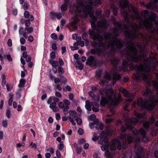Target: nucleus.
Listing matches in <instances>:
<instances>
[{
  "instance_id": "1",
  "label": "nucleus",
  "mask_w": 158,
  "mask_h": 158,
  "mask_svg": "<svg viewBox=\"0 0 158 158\" xmlns=\"http://www.w3.org/2000/svg\"><path fill=\"white\" fill-rule=\"evenodd\" d=\"M149 100L151 102V104L148 103V101L145 99L143 100L142 98H138L137 101V104L138 106H140L142 110H146L148 111H152L157 104H158V99H156V96L151 95Z\"/></svg>"
},
{
  "instance_id": "2",
  "label": "nucleus",
  "mask_w": 158,
  "mask_h": 158,
  "mask_svg": "<svg viewBox=\"0 0 158 158\" xmlns=\"http://www.w3.org/2000/svg\"><path fill=\"white\" fill-rule=\"evenodd\" d=\"M131 27L134 30L133 31L129 30V27L127 25H124V29L126 30L124 31L125 36L126 38L131 40L130 42L133 44L132 41L133 39L136 38L138 36L137 31L138 27V25L135 23L132 24L131 25Z\"/></svg>"
},
{
  "instance_id": "3",
  "label": "nucleus",
  "mask_w": 158,
  "mask_h": 158,
  "mask_svg": "<svg viewBox=\"0 0 158 158\" xmlns=\"http://www.w3.org/2000/svg\"><path fill=\"white\" fill-rule=\"evenodd\" d=\"M90 17L91 19L89 20V22L91 23L92 30H91L90 29L89 30V35H94L95 37L94 39L98 38V40H102V35L99 33H94L96 28L95 22L97 19V17L94 15H90Z\"/></svg>"
},
{
  "instance_id": "4",
  "label": "nucleus",
  "mask_w": 158,
  "mask_h": 158,
  "mask_svg": "<svg viewBox=\"0 0 158 158\" xmlns=\"http://www.w3.org/2000/svg\"><path fill=\"white\" fill-rule=\"evenodd\" d=\"M129 43L132 46L129 48V49L132 52L133 54L132 55L130 54H129V57L127 58L126 59L130 62L138 63L139 61V57L138 55V50L133 46V43L132 44L130 42Z\"/></svg>"
},
{
  "instance_id": "5",
  "label": "nucleus",
  "mask_w": 158,
  "mask_h": 158,
  "mask_svg": "<svg viewBox=\"0 0 158 158\" xmlns=\"http://www.w3.org/2000/svg\"><path fill=\"white\" fill-rule=\"evenodd\" d=\"M110 45L112 46L111 50L106 52L108 56L111 54L113 51L115 50L114 46L116 47L117 49L120 50L123 46L124 44L120 38H118L113 40H111Z\"/></svg>"
},
{
  "instance_id": "6",
  "label": "nucleus",
  "mask_w": 158,
  "mask_h": 158,
  "mask_svg": "<svg viewBox=\"0 0 158 158\" xmlns=\"http://www.w3.org/2000/svg\"><path fill=\"white\" fill-rule=\"evenodd\" d=\"M103 60L99 61L93 56H89L87 58L86 62V64L90 66L94 67H101L104 64Z\"/></svg>"
},
{
  "instance_id": "7",
  "label": "nucleus",
  "mask_w": 158,
  "mask_h": 158,
  "mask_svg": "<svg viewBox=\"0 0 158 158\" xmlns=\"http://www.w3.org/2000/svg\"><path fill=\"white\" fill-rule=\"evenodd\" d=\"M141 128L139 130L135 128L130 123H125V125H122L121 126L120 129L122 132H125L127 130H129L132 131L134 136H136L140 134V130Z\"/></svg>"
},
{
  "instance_id": "8",
  "label": "nucleus",
  "mask_w": 158,
  "mask_h": 158,
  "mask_svg": "<svg viewBox=\"0 0 158 158\" xmlns=\"http://www.w3.org/2000/svg\"><path fill=\"white\" fill-rule=\"evenodd\" d=\"M127 60V61L125 59H123L122 60V63L121 66L120 68V69L121 70L125 71L127 69V68L129 66H131L133 67V69L135 68L136 67H138L137 64H134L132 63H129Z\"/></svg>"
},
{
  "instance_id": "9",
  "label": "nucleus",
  "mask_w": 158,
  "mask_h": 158,
  "mask_svg": "<svg viewBox=\"0 0 158 158\" xmlns=\"http://www.w3.org/2000/svg\"><path fill=\"white\" fill-rule=\"evenodd\" d=\"M100 140L98 141V143L99 144H102L103 143H106L108 142L109 139L106 135V132L104 131H102L98 136Z\"/></svg>"
},
{
  "instance_id": "10",
  "label": "nucleus",
  "mask_w": 158,
  "mask_h": 158,
  "mask_svg": "<svg viewBox=\"0 0 158 158\" xmlns=\"http://www.w3.org/2000/svg\"><path fill=\"white\" fill-rule=\"evenodd\" d=\"M126 136L127 137V141L128 144H131L134 141H135L137 139L139 140V138L136 137L131 134L127 135L126 134Z\"/></svg>"
},
{
  "instance_id": "11",
  "label": "nucleus",
  "mask_w": 158,
  "mask_h": 158,
  "mask_svg": "<svg viewBox=\"0 0 158 158\" xmlns=\"http://www.w3.org/2000/svg\"><path fill=\"white\" fill-rule=\"evenodd\" d=\"M137 74V75L135 76V78L137 79H140L141 77L144 81H147L148 80V76L145 73L141 72L140 74L138 73Z\"/></svg>"
},
{
  "instance_id": "12",
  "label": "nucleus",
  "mask_w": 158,
  "mask_h": 158,
  "mask_svg": "<svg viewBox=\"0 0 158 158\" xmlns=\"http://www.w3.org/2000/svg\"><path fill=\"white\" fill-rule=\"evenodd\" d=\"M140 135L142 136V140L144 142L148 141V139L146 135V131L143 128L140 130Z\"/></svg>"
},
{
  "instance_id": "13",
  "label": "nucleus",
  "mask_w": 158,
  "mask_h": 158,
  "mask_svg": "<svg viewBox=\"0 0 158 158\" xmlns=\"http://www.w3.org/2000/svg\"><path fill=\"white\" fill-rule=\"evenodd\" d=\"M110 61L111 64L113 65L114 67L116 69L118 65L119 64L120 60L118 58H115L113 59H110Z\"/></svg>"
},
{
  "instance_id": "14",
  "label": "nucleus",
  "mask_w": 158,
  "mask_h": 158,
  "mask_svg": "<svg viewBox=\"0 0 158 158\" xmlns=\"http://www.w3.org/2000/svg\"><path fill=\"white\" fill-rule=\"evenodd\" d=\"M68 0H64V3L62 5L60 6V9L62 12H64L66 11L67 9L68 5L69 4V0L68 2H66Z\"/></svg>"
},
{
  "instance_id": "15",
  "label": "nucleus",
  "mask_w": 158,
  "mask_h": 158,
  "mask_svg": "<svg viewBox=\"0 0 158 158\" xmlns=\"http://www.w3.org/2000/svg\"><path fill=\"white\" fill-rule=\"evenodd\" d=\"M108 102V100L107 98L106 97L102 96L100 102L101 106L102 107L104 106Z\"/></svg>"
},
{
  "instance_id": "16",
  "label": "nucleus",
  "mask_w": 158,
  "mask_h": 158,
  "mask_svg": "<svg viewBox=\"0 0 158 158\" xmlns=\"http://www.w3.org/2000/svg\"><path fill=\"white\" fill-rule=\"evenodd\" d=\"M104 37V40L106 41L108 40L110 42L112 39V34L110 32H107V33H105L103 35Z\"/></svg>"
},
{
  "instance_id": "17",
  "label": "nucleus",
  "mask_w": 158,
  "mask_h": 158,
  "mask_svg": "<svg viewBox=\"0 0 158 158\" xmlns=\"http://www.w3.org/2000/svg\"><path fill=\"white\" fill-rule=\"evenodd\" d=\"M49 63L52 65L53 68L56 69L58 65V62L57 61L53 60H49Z\"/></svg>"
},
{
  "instance_id": "18",
  "label": "nucleus",
  "mask_w": 158,
  "mask_h": 158,
  "mask_svg": "<svg viewBox=\"0 0 158 158\" xmlns=\"http://www.w3.org/2000/svg\"><path fill=\"white\" fill-rule=\"evenodd\" d=\"M102 52V50L101 49H92L90 50V53L91 54L95 55L98 54V55L101 54Z\"/></svg>"
},
{
  "instance_id": "19",
  "label": "nucleus",
  "mask_w": 158,
  "mask_h": 158,
  "mask_svg": "<svg viewBox=\"0 0 158 158\" xmlns=\"http://www.w3.org/2000/svg\"><path fill=\"white\" fill-rule=\"evenodd\" d=\"M120 30L122 31V28L120 29V27H115L113 28V31L115 35V37H118L119 35V31Z\"/></svg>"
},
{
  "instance_id": "20",
  "label": "nucleus",
  "mask_w": 158,
  "mask_h": 158,
  "mask_svg": "<svg viewBox=\"0 0 158 158\" xmlns=\"http://www.w3.org/2000/svg\"><path fill=\"white\" fill-rule=\"evenodd\" d=\"M90 36H91L93 39V40H98V41H99V42L98 43V45H97V46L98 47H99V48H101L102 47V46L103 45V44H102V42H103V40H104V39H103V37H102V40H98V38L97 39H94L95 37L94 36V35H90Z\"/></svg>"
},
{
  "instance_id": "21",
  "label": "nucleus",
  "mask_w": 158,
  "mask_h": 158,
  "mask_svg": "<svg viewBox=\"0 0 158 158\" xmlns=\"http://www.w3.org/2000/svg\"><path fill=\"white\" fill-rule=\"evenodd\" d=\"M51 14L52 16H56L58 19H60L62 17V14L60 12L58 13L56 12H51Z\"/></svg>"
},
{
  "instance_id": "22",
  "label": "nucleus",
  "mask_w": 158,
  "mask_h": 158,
  "mask_svg": "<svg viewBox=\"0 0 158 158\" xmlns=\"http://www.w3.org/2000/svg\"><path fill=\"white\" fill-rule=\"evenodd\" d=\"M135 115L137 118H143L144 117L145 114L144 113H141L138 112H135Z\"/></svg>"
},
{
  "instance_id": "23",
  "label": "nucleus",
  "mask_w": 158,
  "mask_h": 158,
  "mask_svg": "<svg viewBox=\"0 0 158 158\" xmlns=\"http://www.w3.org/2000/svg\"><path fill=\"white\" fill-rule=\"evenodd\" d=\"M26 81L24 78H21L19 81V83L18 85V86L20 88L23 87L26 83Z\"/></svg>"
},
{
  "instance_id": "24",
  "label": "nucleus",
  "mask_w": 158,
  "mask_h": 158,
  "mask_svg": "<svg viewBox=\"0 0 158 158\" xmlns=\"http://www.w3.org/2000/svg\"><path fill=\"white\" fill-rule=\"evenodd\" d=\"M152 93L151 90L148 88H146L145 91L143 93V95L144 96H148L150 94H151Z\"/></svg>"
},
{
  "instance_id": "25",
  "label": "nucleus",
  "mask_w": 158,
  "mask_h": 158,
  "mask_svg": "<svg viewBox=\"0 0 158 158\" xmlns=\"http://www.w3.org/2000/svg\"><path fill=\"white\" fill-rule=\"evenodd\" d=\"M86 105H85V107L86 110L89 111L91 110V106L90 105V103L89 101L87 100L85 102Z\"/></svg>"
},
{
  "instance_id": "26",
  "label": "nucleus",
  "mask_w": 158,
  "mask_h": 158,
  "mask_svg": "<svg viewBox=\"0 0 158 158\" xmlns=\"http://www.w3.org/2000/svg\"><path fill=\"white\" fill-rule=\"evenodd\" d=\"M113 78L114 80L118 81L120 79L121 76L119 74L115 73L113 75Z\"/></svg>"
},
{
  "instance_id": "27",
  "label": "nucleus",
  "mask_w": 158,
  "mask_h": 158,
  "mask_svg": "<svg viewBox=\"0 0 158 158\" xmlns=\"http://www.w3.org/2000/svg\"><path fill=\"white\" fill-rule=\"evenodd\" d=\"M104 124L102 123H101L99 124L98 123L97 124L96 126V128L97 130L100 129L101 130H102L104 128Z\"/></svg>"
},
{
  "instance_id": "28",
  "label": "nucleus",
  "mask_w": 158,
  "mask_h": 158,
  "mask_svg": "<svg viewBox=\"0 0 158 158\" xmlns=\"http://www.w3.org/2000/svg\"><path fill=\"white\" fill-rule=\"evenodd\" d=\"M58 73L59 74L58 75V76H59L60 75H62L64 73V70L63 68L61 66H59L58 68Z\"/></svg>"
},
{
  "instance_id": "29",
  "label": "nucleus",
  "mask_w": 158,
  "mask_h": 158,
  "mask_svg": "<svg viewBox=\"0 0 158 158\" xmlns=\"http://www.w3.org/2000/svg\"><path fill=\"white\" fill-rule=\"evenodd\" d=\"M74 118L76 120L77 123L79 125H81L82 123V120L81 118H78L77 116H74Z\"/></svg>"
},
{
  "instance_id": "30",
  "label": "nucleus",
  "mask_w": 158,
  "mask_h": 158,
  "mask_svg": "<svg viewBox=\"0 0 158 158\" xmlns=\"http://www.w3.org/2000/svg\"><path fill=\"white\" fill-rule=\"evenodd\" d=\"M60 79V80L61 81V82L63 83L65 85L67 81V79L64 76L60 75L59 76Z\"/></svg>"
},
{
  "instance_id": "31",
  "label": "nucleus",
  "mask_w": 158,
  "mask_h": 158,
  "mask_svg": "<svg viewBox=\"0 0 158 158\" xmlns=\"http://www.w3.org/2000/svg\"><path fill=\"white\" fill-rule=\"evenodd\" d=\"M114 142L117 144V148L118 150H121L122 146L121 142L117 139H115V142Z\"/></svg>"
},
{
  "instance_id": "32",
  "label": "nucleus",
  "mask_w": 158,
  "mask_h": 158,
  "mask_svg": "<svg viewBox=\"0 0 158 158\" xmlns=\"http://www.w3.org/2000/svg\"><path fill=\"white\" fill-rule=\"evenodd\" d=\"M122 93L123 96L126 97H129V92L126 89H123L122 91Z\"/></svg>"
},
{
  "instance_id": "33",
  "label": "nucleus",
  "mask_w": 158,
  "mask_h": 158,
  "mask_svg": "<svg viewBox=\"0 0 158 158\" xmlns=\"http://www.w3.org/2000/svg\"><path fill=\"white\" fill-rule=\"evenodd\" d=\"M103 143L102 144L101 149L102 151H104L109 148V145L108 144H104Z\"/></svg>"
},
{
  "instance_id": "34",
  "label": "nucleus",
  "mask_w": 158,
  "mask_h": 158,
  "mask_svg": "<svg viewBox=\"0 0 158 158\" xmlns=\"http://www.w3.org/2000/svg\"><path fill=\"white\" fill-rule=\"evenodd\" d=\"M156 18V15L154 13H152L151 14V15L149 17V20L150 21H154Z\"/></svg>"
},
{
  "instance_id": "35",
  "label": "nucleus",
  "mask_w": 158,
  "mask_h": 158,
  "mask_svg": "<svg viewBox=\"0 0 158 158\" xmlns=\"http://www.w3.org/2000/svg\"><path fill=\"white\" fill-rule=\"evenodd\" d=\"M129 121L132 124H135L138 122L137 119L135 117H132L128 119Z\"/></svg>"
},
{
  "instance_id": "36",
  "label": "nucleus",
  "mask_w": 158,
  "mask_h": 158,
  "mask_svg": "<svg viewBox=\"0 0 158 158\" xmlns=\"http://www.w3.org/2000/svg\"><path fill=\"white\" fill-rule=\"evenodd\" d=\"M99 123V121L98 119L96 120L95 121H94L93 122L90 123H89V125L90 128L91 129L94 127L95 124H97Z\"/></svg>"
},
{
  "instance_id": "37",
  "label": "nucleus",
  "mask_w": 158,
  "mask_h": 158,
  "mask_svg": "<svg viewBox=\"0 0 158 158\" xmlns=\"http://www.w3.org/2000/svg\"><path fill=\"white\" fill-rule=\"evenodd\" d=\"M104 77L107 80H110L111 79V77L110 73L106 72L104 75Z\"/></svg>"
},
{
  "instance_id": "38",
  "label": "nucleus",
  "mask_w": 158,
  "mask_h": 158,
  "mask_svg": "<svg viewBox=\"0 0 158 158\" xmlns=\"http://www.w3.org/2000/svg\"><path fill=\"white\" fill-rule=\"evenodd\" d=\"M118 8L116 6H114L113 8V13L114 16H117L118 15Z\"/></svg>"
},
{
  "instance_id": "39",
  "label": "nucleus",
  "mask_w": 158,
  "mask_h": 158,
  "mask_svg": "<svg viewBox=\"0 0 158 158\" xmlns=\"http://www.w3.org/2000/svg\"><path fill=\"white\" fill-rule=\"evenodd\" d=\"M143 127L146 130H148L150 127L149 123L148 122L144 123L143 124Z\"/></svg>"
},
{
  "instance_id": "40",
  "label": "nucleus",
  "mask_w": 158,
  "mask_h": 158,
  "mask_svg": "<svg viewBox=\"0 0 158 158\" xmlns=\"http://www.w3.org/2000/svg\"><path fill=\"white\" fill-rule=\"evenodd\" d=\"M23 7L24 10H27L29 9L28 2L25 1L23 3Z\"/></svg>"
},
{
  "instance_id": "41",
  "label": "nucleus",
  "mask_w": 158,
  "mask_h": 158,
  "mask_svg": "<svg viewBox=\"0 0 158 158\" xmlns=\"http://www.w3.org/2000/svg\"><path fill=\"white\" fill-rule=\"evenodd\" d=\"M119 7L121 8H124L126 7V4L124 1L119 2Z\"/></svg>"
},
{
  "instance_id": "42",
  "label": "nucleus",
  "mask_w": 158,
  "mask_h": 158,
  "mask_svg": "<svg viewBox=\"0 0 158 158\" xmlns=\"http://www.w3.org/2000/svg\"><path fill=\"white\" fill-rule=\"evenodd\" d=\"M113 24L115 27H120V29H122V25L116 21L115 19H114V21L113 22Z\"/></svg>"
},
{
  "instance_id": "43",
  "label": "nucleus",
  "mask_w": 158,
  "mask_h": 158,
  "mask_svg": "<svg viewBox=\"0 0 158 158\" xmlns=\"http://www.w3.org/2000/svg\"><path fill=\"white\" fill-rule=\"evenodd\" d=\"M105 156L106 158H110L111 155L109 149L106 150L105 153Z\"/></svg>"
},
{
  "instance_id": "44",
  "label": "nucleus",
  "mask_w": 158,
  "mask_h": 158,
  "mask_svg": "<svg viewBox=\"0 0 158 158\" xmlns=\"http://www.w3.org/2000/svg\"><path fill=\"white\" fill-rule=\"evenodd\" d=\"M25 30H27L28 31V33H30L32 32L34 29L32 27H27L25 29Z\"/></svg>"
},
{
  "instance_id": "45",
  "label": "nucleus",
  "mask_w": 158,
  "mask_h": 158,
  "mask_svg": "<svg viewBox=\"0 0 158 158\" xmlns=\"http://www.w3.org/2000/svg\"><path fill=\"white\" fill-rule=\"evenodd\" d=\"M112 103L115 105H117L119 103V100L118 98H115L112 100Z\"/></svg>"
},
{
  "instance_id": "46",
  "label": "nucleus",
  "mask_w": 158,
  "mask_h": 158,
  "mask_svg": "<svg viewBox=\"0 0 158 158\" xmlns=\"http://www.w3.org/2000/svg\"><path fill=\"white\" fill-rule=\"evenodd\" d=\"M96 76L98 78H100L102 77V71L100 70H98L95 72Z\"/></svg>"
},
{
  "instance_id": "47",
  "label": "nucleus",
  "mask_w": 158,
  "mask_h": 158,
  "mask_svg": "<svg viewBox=\"0 0 158 158\" xmlns=\"http://www.w3.org/2000/svg\"><path fill=\"white\" fill-rule=\"evenodd\" d=\"M117 144L114 142L112 145H111L110 149L111 151H115L116 149V146Z\"/></svg>"
},
{
  "instance_id": "48",
  "label": "nucleus",
  "mask_w": 158,
  "mask_h": 158,
  "mask_svg": "<svg viewBox=\"0 0 158 158\" xmlns=\"http://www.w3.org/2000/svg\"><path fill=\"white\" fill-rule=\"evenodd\" d=\"M50 57L51 59L49 60H54L56 58V53L54 51H52L50 53Z\"/></svg>"
},
{
  "instance_id": "49",
  "label": "nucleus",
  "mask_w": 158,
  "mask_h": 158,
  "mask_svg": "<svg viewBox=\"0 0 158 158\" xmlns=\"http://www.w3.org/2000/svg\"><path fill=\"white\" fill-rule=\"evenodd\" d=\"M58 149L60 150H62L64 148L63 142H62L59 143L58 145Z\"/></svg>"
},
{
  "instance_id": "50",
  "label": "nucleus",
  "mask_w": 158,
  "mask_h": 158,
  "mask_svg": "<svg viewBox=\"0 0 158 158\" xmlns=\"http://www.w3.org/2000/svg\"><path fill=\"white\" fill-rule=\"evenodd\" d=\"M154 89H158V83L155 81H153L152 82Z\"/></svg>"
},
{
  "instance_id": "51",
  "label": "nucleus",
  "mask_w": 158,
  "mask_h": 158,
  "mask_svg": "<svg viewBox=\"0 0 158 158\" xmlns=\"http://www.w3.org/2000/svg\"><path fill=\"white\" fill-rule=\"evenodd\" d=\"M58 105L60 108L63 109L64 106V102H59L58 103Z\"/></svg>"
},
{
  "instance_id": "52",
  "label": "nucleus",
  "mask_w": 158,
  "mask_h": 158,
  "mask_svg": "<svg viewBox=\"0 0 158 158\" xmlns=\"http://www.w3.org/2000/svg\"><path fill=\"white\" fill-rule=\"evenodd\" d=\"M30 15L29 12L27 10H25L24 13V16L26 19L29 18V15Z\"/></svg>"
},
{
  "instance_id": "53",
  "label": "nucleus",
  "mask_w": 158,
  "mask_h": 158,
  "mask_svg": "<svg viewBox=\"0 0 158 158\" xmlns=\"http://www.w3.org/2000/svg\"><path fill=\"white\" fill-rule=\"evenodd\" d=\"M102 13V11L101 9H98L96 10L95 12V14L97 16L100 15Z\"/></svg>"
},
{
  "instance_id": "54",
  "label": "nucleus",
  "mask_w": 158,
  "mask_h": 158,
  "mask_svg": "<svg viewBox=\"0 0 158 158\" xmlns=\"http://www.w3.org/2000/svg\"><path fill=\"white\" fill-rule=\"evenodd\" d=\"M8 121L7 120H3L2 122V126L4 127H6L7 126Z\"/></svg>"
},
{
  "instance_id": "55",
  "label": "nucleus",
  "mask_w": 158,
  "mask_h": 158,
  "mask_svg": "<svg viewBox=\"0 0 158 158\" xmlns=\"http://www.w3.org/2000/svg\"><path fill=\"white\" fill-rule=\"evenodd\" d=\"M65 88L66 89V90L64 88H63V91H64L66 92L67 90H68L69 92L70 91H71V88L69 85H67L65 87Z\"/></svg>"
},
{
  "instance_id": "56",
  "label": "nucleus",
  "mask_w": 158,
  "mask_h": 158,
  "mask_svg": "<svg viewBox=\"0 0 158 158\" xmlns=\"http://www.w3.org/2000/svg\"><path fill=\"white\" fill-rule=\"evenodd\" d=\"M51 37L53 40H56L57 38V35L55 33H52L50 36Z\"/></svg>"
},
{
  "instance_id": "57",
  "label": "nucleus",
  "mask_w": 158,
  "mask_h": 158,
  "mask_svg": "<svg viewBox=\"0 0 158 158\" xmlns=\"http://www.w3.org/2000/svg\"><path fill=\"white\" fill-rule=\"evenodd\" d=\"M77 64L79 65L78 66V68L80 70H82L84 67V65L81 63H80V62L77 61Z\"/></svg>"
},
{
  "instance_id": "58",
  "label": "nucleus",
  "mask_w": 158,
  "mask_h": 158,
  "mask_svg": "<svg viewBox=\"0 0 158 158\" xmlns=\"http://www.w3.org/2000/svg\"><path fill=\"white\" fill-rule=\"evenodd\" d=\"M13 95L11 96L10 99H9L8 104L9 106H11L12 105L13 101Z\"/></svg>"
},
{
  "instance_id": "59",
  "label": "nucleus",
  "mask_w": 158,
  "mask_h": 158,
  "mask_svg": "<svg viewBox=\"0 0 158 158\" xmlns=\"http://www.w3.org/2000/svg\"><path fill=\"white\" fill-rule=\"evenodd\" d=\"M145 7L147 9H151L153 7V5L151 2H150L149 4L146 5Z\"/></svg>"
},
{
  "instance_id": "60",
  "label": "nucleus",
  "mask_w": 158,
  "mask_h": 158,
  "mask_svg": "<svg viewBox=\"0 0 158 158\" xmlns=\"http://www.w3.org/2000/svg\"><path fill=\"white\" fill-rule=\"evenodd\" d=\"M6 115L8 118H10V117L11 115V113L10 111V110L8 109L7 110L6 112Z\"/></svg>"
},
{
  "instance_id": "61",
  "label": "nucleus",
  "mask_w": 158,
  "mask_h": 158,
  "mask_svg": "<svg viewBox=\"0 0 158 158\" xmlns=\"http://www.w3.org/2000/svg\"><path fill=\"white\" fill-rule=\"evenodd\" d=\"M30 22H31V21H30L29 20L27 19L26 20V22L25 23L26 27H28L30 26L31 24Z\"/></svg>"
},
{
  "instance_id": "62",
  "label": "nucleus",
  "mask_w": 158,
  "mask_h": 158,
  "mask_svg": "<svg viewBox=\"0 0 158 158\" xmlns=\"http://www.w3.org/2000/svg\"><path fill=\"white\" fill-rule=\"evenodd\" d=\"M52 48L54 51H56L57 49L56 44L55 43L52 44Z\"/></svg>"
},
{
  "instance_id": "63",
  "label": "nucleus",
  "mask_w": 158,
  "mask_h": 158,
  "mask_svg": "<svg viewBox=\"0 0 158 158\" xmlns=\"http://www.w3.org/2000/svg\"><path fill=\"white\" fill-rule=\"evenodd\" d=\"M69 114L70 115L72 116H76L77 112L75 111L70 110L69 111Z\"/></svg>"
},
{
  "instance_id": "64",
  "label": "nucleus",
  "mask_w": 158,
  "mask_h": 158,
  "mask_svg": "<svg viewBox=\"0 0 158 158\" xmlns=\"http://www.w3.org/2000/svg\"><path fill=\"white\" fill-rule=\"evenodd\" d=\"M89 95L92 98H94L95 97V95L93 91H89L88 93Z\"/></svg>"
}]
</instances>
